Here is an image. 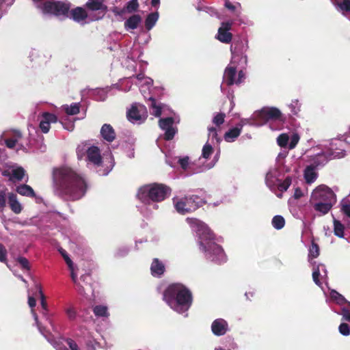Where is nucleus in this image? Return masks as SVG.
<instances>
[{
  "label": "nucleus",
  "instance_id": "ea45409f",
  "mask_svg": "<svg viewBox=\"0 0 350 350\" xmlns=\"http://www.w3.org/2000/svg\"><path fill=\"white\" fill-rule=\"evenodd\" d=\"M272 226L277 230L282 229L285 224L284 218L281 215H275L271 221Z\"/></svg>",
  "mask_w": 350,
  "mask_h": 350
},
{
  "label": "nucleus",
  "instance_id": "6ab92c4d",
  "mask_svg": "<svg viewBox=\"0 0 350 350\" xmlns=\"http://www.w3.org/2000/svg\"><path fill=\"white\" fill-rule=\"evenodd\" d=\"M232 21L223 22L218 29L216 38L223 43H230L232 38V35L229 31L231 29Z\"/></svg>",
  "mask_w": 350,
  "mask_h": 350
},
{
  "label": "nucleus",
  "instance_id": "a878e982",
  "mask_svg": "<svg viewBox=\"0 0 350 350\" xmlns=\"http://www.w3.org/2000/svg\"><path fill=\"white\" fill-rule=\"evenodd\" d=\"M100 135L102 137L109 142H113L116 138V133L113 127L109 124L103 125L100 129Z\"/></svg>",
  "mask_w": 350,
  "mask_h": 350
},
{
  "label": "nucleus",
  "instance_id": "f3484780",
  "mask_svg": "<svg viewBox=\"0 0 350 350\" xmlns=\"http://www.w3.org/2000/svg\"><path fill=\"white\" fill-rule=\"evenodd\" d=\"M312 266V278L315 284L321 286V284L326 282L327 278V272L325 265L314 262Z\"/></svg>",
  "mask_w": 350,
  "mask_h": 350
},
{
  "label": "nucleus",
  "instance_id": "58836bf2",
  "mask_svg": "<svg viewBox=\"0 0 350 350\" xmlns=\"http://www.w3.org/2000/svg\"><path fill=\"white\" fill-rule=\"evenodd\" d=\"M62 108L68 115H75L79 112V104L72 103L70 105H63Z\"/></svg>",
  "mask_w": 350,
  "mask_h": 350
},
{
  "label": "nucleus",
  "instance_id": "dca6fc26",
  "mask_svg": "<svg viewBox=\"0 0 350 350\" xmlns=\"http://www.w3.org/2000/svg\"><path fill=\"white\" fill-rule=\"evenodd\" d=\"M105 0H89L85 6L88 9V12L91 13L96 12L94 16L91 14V21H96L103 17L105 14L107 7L104 4Z\"/></svg>",
  "mask_w": 350,
  "mask_h": 350
},
{
  "label": "nucleus",
  "instance_id": "9b49d317",
  "mask_svg": "<svg viewBox=\"0 0 350 350\" xmlns=\"http://www.w3.org/2000/svg\"><path fill=\"white\" fill-rule=\"evenodd\" d=\"M77 154L79 159H82L86 155V161L95 166L100 167L102 163L99 148L87 142H83L77 146Z\"/></svg>",
  "mask_w": 350,
  "mask_h": 350
},
{
  "label": "nucleus",
  "instance_id": "aec40b11",
  "mask_svg": "<svg viewBox=\"0 0 350 350\" xmlns=\"http://www.w3.org/2000/svg\"><path fill=\"white\" fill-rule=\"evenodd\" d=\"M68 10H70V9ZM59 16H62V15ZM62 16L70 17L75 21L78 23L82 22L88 18L91 20V13L86 12L85 9L81 7H77L72 10L70 12L68 11V14L62 15Z\"/></svg>",
  "mask_w": 350,
  "mask_h": 350
},
{
  "label": "nucleus",
  "instance_id": "b1692460",
  "mask_svg": "<svg viewBox=\"0 0 350 350\" xmlns=\"http://www.w3.org/2000/svg\"><path fill=\"white\" fill-rule=\"evenodd\" d=\"M8 200L11 210L15 214H19L21 213L23 211V206L18 200L17 196L15 193H8Z\"/></svg>",
  "mask_w": 350,
  "mask_h": 350
},
{
  "label": "nucleus",
  "instance_id": "2f4dec72",
  "mask_svg": "<svg viewBox=\"0 0 350 350\" xmlns=\"http://www.w3.org/2000/svg\"><path fill=\"white\" fill-rule=\"evenodd\" d=\"M16 191L18 193H19L21 196H27V197H34L35 193L33 189L27 185L23 184L18 185Z\"/></svg>",
  "mask_w": 350,
  "mask_h": 350
},
{
  "label": "nucleus",
  "instance_id": "774afa93",
  "mask_svg": "<svg viewBox=\"0 0 350 350\" xmlns=\"http://www.w3.org/2000/svg\"><path fill=\"white\" fill-rule=\"evenodd\" d=\"M62 124L65 129H67L70 131H71L74 129V124L73 123H69L68 124L62 123Z\"/></svg>",
  "mask_w": 350,
  "mask_h": 350
},
{
  "label": "nucleus",
  "instance_id": "e433bc0d",
  "mask_svg": "<svg viewBox=\"0 0 350 350\" xmlns=\"http://www.w3.org/2000/svg\"><path fill=\"white\" fill-rule=\"evenodd\" d=\"M159 18L158 12L151 13L148 15L145 21V26L147 30H150L156 24Z\"/></svg>",
  "mask_w": 350,
  "mask_h": 350
},
{
  "label": "nucleus",
  "instance_id": "c756f323",
  "mask_svg": "<svg viewBox=\"0 0 350 350\" xmlns=\"http://www.w3.org/2000/svg\"><path fill=\"white\" fill-rule=\"evenodd\" d=\"M333 4L342 15L347 16V14L350 13V0L334 1Z\"/></svg>",
  "mask_w": 350,
  "mask_h": 350
},
{
  "label": "nucleus",
  "instance_id": "7c9ffc66",
  "mask_svg": "<svg viewBox=\"0 0 350 350\" xmlns=\"http://www.w3.org/2000/svg\"><path fill=\"white\" fill-rule=\"evenodd\" d=\"M142 22V18L138 14H134L124 22V27L126 30L135 29Z\"/></svg>",
  "mask_w": 350,
  "mask_h": 350
},
{
  "label": "nucleus",
  "instance_id": "0eeeda50",
  "mask_svg": "<svg viewBox=\"0 0 350 350\" xmlns=\"http://www.w3.org/2000/svg\"><path fill=\"white\" fill-rule=\"evenodd\" d=\"M171 189L162 184L153 183L141 187L137 192V198L144 204L154 209L158 208L154 202L164 200L170 193Z\"/></svg>",
  "mask_w": 350,
  "mask_h": 350
},
{
  "label": "nucleus",
  "instance_id": "39448f33",
  "mask_svg": "<svg viewBox=\"0 0 350 350\" xmlns=\"http://www.w3.org/2000/svg\"><path fill=\"white\" fill-rule=\"evenodd\" d=\"M163 299L168 306L179 314H185L192 303L191 292L180 284L169 286L163 294Z\"/></svg>",
  "mask_w": 350,
  "mask_h": 350
},
{
  "label": "nucleus",
  "instance_id": "423d86ee",
  "mask_svg": "<svg viewBox=\"0 0 350 350\" xmlns=\"http://www.w3.org/2000/svg\"><path fill=\"white\" fill-rule=\"evenodd\" d=\"M336 202V196L327 186L321 185L312 192L310 203L320 215L327 214Z\"/></svg>",
  "mask_w": 350,
  "mask_h": 350
},
{
  "label": "nucleus",
  "instance_id": "72a5a7b5",
  "mask_svg": "<svg viewBox=\"0 0 350 350\" xmlns=\"http://www.w3.org/2000/svg\"><path fill=\"white\" fill-rule=\"evenodd\" d=\"M149 100L150 101V107L152 109V113L156 117L160 116L165 106L161 104H157L156 100L152 97H150Z\"/></svg>",
  "mask_w": 350,
  "mask_h": 350
},
{
  "label": "nucleus",
  "instance_id": "4468645a",
  "mask_svg": "<svg viewBox=\"0 0 350 350\" xmlns=\"http://www.w3.org/2000/svg\"><path fill=\"white\" fill-rule=\"evenodd\" d=\"M126 116L131 122L140 124L147 118L148 112L146 107L144 105L135 103L127 111Z\"/></svg>",
  "mask_w": 350,
  "mask_h": 350
},
{
  "label": "nucleus",
  "instance_id": "cd10ccee",
  "mask_svg": "<svg viewBox=\"0 0 350 350\" xmlns=\"http://www.w3.org/2000/svg\"><path fill=\"white\" fill-rule=\"evenodd\" d=\"M137 79L139 82L138 85H139L140 91L142 94L146 93V90H150L153 83L152 79L145 77L143 74L137 75Z\"/></svg>",
  "mask_w": 350,
  "mask_h": 350
},
{
  "label": "nucleus",
  "instance_id": "4be33fe9",
  "mask_svg": "<svg viewBox=\"0 0 350 350\" xmlns=\"http://www.w3.org/2000/svg\"><path fill=\"white\" fill-rule=\"evenodd\" d=\"M4 176L9 177L10 180H21L25 176V170L21 167H13L11 169L3 172Z\"/></svg>",
  "mask_w": 350,
  "mask_h": 350
},
{
  "label": "nucleus",
  "instance_id": "5701e85b",
  "mask_svg": "<svg viewBox=\"0 0 350 350\" xmlns=\"http://www.w3.org/2000/svg\"><path fill=\"white\" fill-rule=\"evenodd\" d=\"M228 323L223 319H217L215 320L211 325L213 333L217 336L224 335L228 331Z\"/></svg>",
  "mask_w": 350,
  "mask_h": 350
},
{
  "label": "nucleus",
  "instance_id": "473e14b6",
  "mask_svg": "<svg viewBox=\"0 0 350 350\" xmlns=\"http://www.w3.org/2000/svg\"><path fill=\"white\" fill-rule=\"evenodd\" d=\"M308 252V261L311 265H312L314 262L313 259L317 258L319 255V247L318 245L312 242L309 247Z\"/></svg>",
  "mask_w": 350,
  "mask_h": 350
},
{
  "label": "nucleus",
  "instance_id": "20e7f679",
  "mask_svg": "<svg viewBox=\"0 0 350 350\" xmlns=\"http://www.w3.org/2000/svg\"><path fill=\"white\" fill-rule=\"evenodd\" d=\"M232 59L224 74V82L228 85L240 84L245 79L243 68L247 64V56L245 55L244 46L242 43L232 45L230 47Z\"/></svg>",
  "mask_w": 350,
  "mask_h": 350
},
{
  "label": "nucleus",
  "instance_id": "a19ab883",
  "mask_svg": "<svg viewBox=\"0 0 350 350\" xmlns=\"http://www.w3.org/2000/svg\"><path fill=\"white\" fill-rule=\"evenodd\" d=\"M344 226L339 221L334 219V234L340 238L344 237Z\"/></svg>",
  "mask_w": 350,
  "mask_h": 350
},
{
  "label": "nucleus",
  "instance_id": "f03ea898",
  "mask_svg": "<svg viewBox=\"0 0 350 350\" xmlns=\"http://www.w3.org/2000/svg\"><path fill=\"white\" fill-rule=\"evenodd\" d=\"M53 176L59 194L72 200H79L85 195L87 189L85 179L70 167L57 169Z\"/></svg>",
  "mask_w": 350,
  "mask_h": 350
},
{
  "label": "nucleus",
  "instance_id": "052dcab7",
  "mask_svg": "<svg viewBox=\"0 0 350 350\" xmlns=\"http://www.w3.org/2000/svg\"><path fill=\"white\" fill-rule=\"evenodd\" d=\"M66 342L70 350H79L78 346L74 340L72 339H68Z\"/></svg>",
  "mask_w": 350,
  "mask_h": 350
},
{
  "label": "nucleus",
  "instance_id": "f704fd0d",
  "mask_svg": "<svg viewBox=\"0 0 350 350\" xmlns=\"http://www.w3.org/2000/svg\"><path fill=\"white\" fill-rule=\"evenodd\" d=\"M68 268L70 269V272H71L70 275H71L72 280L73 282L75 284V285L77 286V291L79 292V294H81L82 295H85V287L77 282V273L75 272V268H74L73 263L72 264V267H68Z\"/></svg>",
  "mask_w": 350,
  "mask_h": 350
},
{
  "label": "nucleus",
  "instance_id": "393cba45",
  "mask_svg": "<svg viewBox=\"0 0 350 350\" xmlns=\"http://www.w3.org/2000/svg\"><path fill=\"white\" fill-rule=\"evenodd\" d=\"M244 124H245V122H243V120H242L241 123L237 124L236 127L230 129L228 132L225 133L224 139L227 142H234L235 139H237L241 134Z\"/></svg>",
  "mask_w": 350,
  "mask_h": 350
},
{
  "label": "nucleus",
  "instance_id": "5fc2aeb1",
  "mask_svg": "<svg viewBox=\"0 0 350 350\" xmlns=\"http://www.w3.org/2000/svg\"><path fill=\"white\" fill-rule=\"evenodd\" d=\"M18 262L21 264L22 267L25 269L29 270V261L27 258L24 257H19L18 258Z\"/></svg>",
  "mask_w": 350,
  "mask_h": 350
},
{
  "label": "nucleus",
  "instance_id": "c9c22d12",
  "mask_svg": "<svg viewBox=\"0 0 350 350\" xmlns=\"http://www.w3.org/2000/svg\"><path fill=\"white\" fill-rule=\"evenodd\" d=\"M64 312L70 321H74L76 319L77 312L76 308L73 304L68 303L64 307Z\"/></svg>",
  "mask_w": 350,
  "mask_h": 350
},
{
  "label": "nucleus",
  "instance_id": "09e8293b",
  "mask_svg": "<svg viewBox=\"0 0 350 350\" xmlns=\"http://www.w3.org/2000/svg\"><path fill=\"white\" fill-rule=\"evenodd\" d=\"M339 332L343 336L350 335V327L347 323H342L339 325Z\"/></svg>",
  "mask_w": 350,
  "mask_h": 350
},
{
  "label": "nucleus",
  "instance_id": "f8f14e48",
  "mask_svg": "<svg viewBox=\"0 0 350 350\" xmlns=\"http://www.w3.org/2000/svg\"><path fill=\"white\" fill-rule=\"evenodd\" d=\"M213 153V148L211 144L206 142L202 150V155L196 161L195 165L198 166L196 172H202L210 170L215 166L219 159V154H216L212 160L210 157Z\"/></svg>",
  "mask_w": 350,
  "mask_h": 350
},
{
  "label": "nucleus",
  "instance_id": "a18cd8bd",
  "mask_svg": "<svg viewBox=\"0 0 350 350\" xmlns=\"http://www.w3.org/2000/svg\"><path fill=\"white\" fill-rule=\"evenodd\" d=\"M288 107L293 115H297L300 111L301 104L298 100H293L288 105Z\"/></svg>",
  "mask_w": 350,
  "mask_h": 350
},
{
  "label": "nucleus",
  "instance_id": "6e6552de",
  "mask_svg": "<svg viewBox=\"0 0 350 350\" xmlns=\"http://www.w3.org/2000/svg\"><path fill=\"white\" fill-rule=\"evenodd\" d=\"M255 118L261 120L258 124H262L269 122V127L271 130H280L282 128L284 118L280 111L275 107H265L255 113Z\"/></svg>",
  "mask_w": 350,
  "mask_h": 350
},
{
  "label": "nucleus",
  "instance_id": "338daca9",
  "mask_svg": "<svg viewBox=\"0 0 350 350\" xmlns=\"http://www.w3.org/2000/svg\"><path fill=\"white\" fill-rule=\"evenodd\" d=\"M42 316L44 318V319L46 320V321H47L50 325H52V321L51 320V318L48 314V311H45V310H42Z\"/></svg>",
  "mask_w": 350,
  "mask_h": 350
},
{
  "label": "nucleus",
  "instance_id": "13d9d810",
  "mask_svg": "<svg viewBox=\"0 0 350 350\" xmlns=\"http://www.w3.org/2000/svg\"><path fill=\"white\" fill-rule=\"evenodd\" d=\"M60 253L62 255L63 258H64V260H65L68 267H72V261L69 258V256H68L66 252L64 250H63V251H60Z\"/></svg>",
  "mask_w": 350,
  "mask_h": 350
},
{
  "label": "nucleus",
  "instance_id": "864d4df0",
  "mask_svg": "<svg viewBox=\"0 0 350 350\" xmlns=\"http://www.w3.org/2000/svg\"><path fill=\"white\" fill-rule=\"evenodd\" d=\"M7 260V250L5 247L0 244V261L2 262H6Z\"/></svg>",
  "mask_w": 350,
  "mask_h": 350
},
{
  "label": "nucleus",
  "instance_id": "49530a36",
  "mask_svg": "<svg viewBox=\"0 0 350 350\" xmlns=\"http://www.w3.org/2000/svg\"><path fill=\"white\" fill-rule=\"evenodd\" d=\"M340 204L342 211L345 215L350 217V201L343 200Z\"/></svg>",
  "mask_w": 350,
  "mask_h": 350
},
{
  "label": "nucleus",
  "instance_id": "c03bdc74",
  "mask_svg": "<svg viewBox=\"0 0 350 350\" xmlns=\"http://www.w3.org/2000/svg\"><path fill=\"white\" fill-rule=\"evenodd\" d=\"M94 313L97 317H107V308L104 306H96L94 308Z\"/></svg>",
  "mask_w": 350,
  "mask_h": 350
},
{
  "label": "nucleus",
  "instance_id": "9d476101",
  "mask_svg": "<svg viewBox=\"0 0 350 350\" xmlns=\"http://www.w3.org/2000/svg\"><path fill=\"white\" fill-rule=\"evenodd\" d=\"M173 204L178 213L185 215L196 211L202 204V200L197 196H176L173 198Z\"/></svg>",
  "mask_w": 350,
  "mask_h": 350
},
{
  "label": "nucleus",
  "instance_id": "8fccbe9b",
  "mask_svg": "<svg viewBox=\"0 0 350 350\" xmlns=\"http://www.w3.org/2000/svg\"><path fill=\"white\" fill-rule=\"evenodd\" d=\"M224 118H225V114L224 113H217V115H215L213 118V122L215 124L217 125V126H219L221 125V124L224 123Z\"/></svg>",
  "mask_w": 350,
  "mask_h": 350
},
{
  "label": "nucleus",
  "instance_id": "bf43d9fd",
  "mask_svg": "<svg viewBox=\"0 0 350 350\" xmlns=\"http://www.w3.org/2000/svg\"><path fill=\"white\" fill-rule=\"evenodd\" d=\"M342 315L343 320L350 321V312L347 309L342 308Z\"/></svg>",
  "mask_w": 350,
  "mask_h": 350
},
{
  "label": "nucleus",
  "instance_id": "2eb2a0df",
  "mask_svg": "<svg viewBox=\"0 0 350 350\" xmlns=\"http://www.w3.org/2000/svg\"><path fill=\"white\" fill-rule=\"evenodd\" d=\"M178 122V120H176L172 117L160 118L159 125L161 129L165 132L163 137L165 140L169 141L174 138L177 133V129L174 126V124Z\"/></svg>",
  "mask_w": 350,
  "mask_h": 350
},
{
  "label": "nucleus",
  "instance_id": "79ce46f5",
  "mask_svg": "<svg viewBox=\"0 0 350 350\" xmlns=\"http://www.w3.org/2000/svg\"><path fill=\"white\" fill-rule=\"evenodd\" d=\"M330 297L333 301H334L336 304L339 305H342L345 303L347 302L345 298L342 295H340L337 291L334 290L332 291L330 293Z\"/></svg>",
  "mask_w": 350,
  "mask_h": 350
},
{
  "label": "nucleus",
  "instance_id": "69168bd1",
  "mask_svg": "<svg viewBox=\"0 0 350 350\" xmlns=\"http://www.w3.org/2000/svg\"><path fill=\"white\" fill-rule=\"evenodd\" d=\"M304 196V193L299 188H296L294 192V198L296 199H299Z\"/></svg>",
  "mask_w": 350,
  "mask_h": 350
},
{
  "label": "nucleus",
  "instance_id": "412c9836",
  "mask_svg": "<svg viewBox=\"0 0 350 350\" xmlns=\"http://www.w3.org/2000/svg\"><path fill=\"white\" fill-rule=\"evenodd\" d=\"M57 118L55 115L48 112L42 113L40 121V129L44 133H47L50 130L51 123H55Z\"/></svg>",
  "mask_w": 350,
  "mask_h": 350
},
{
  "label": "nucleus",
  "instance_id": "37998d69",
  "mask_svg": "<svg viewBox=\"0 0 350 350\" xmlns=\"http://www.w3.org/2000/svg\"><path fill=\"white\" fill-rule=\"evenodd\" d=\"M139 7L137 0H131L129 1L126 7L122 10V12H127L129 13H132L135 12Z\"/></svg>",
  "mask_w": 350,
  "mask_h": 350
},
{
  "label": "nucleus",
  "instance_id": "de8ad7c7",
  "mask_svg": "<svg viewBox=\"0 0 350 350\" xmlns=\"http://www.w3.org/2000/svg\"><path fill=\"white\" fill-rule=\"evenodd\" d=\"M110 161H109V165L107 166V167L104 170H98V172L100 175L101 176H105V175H107L109 172L112 170L113 165H114V162L113 161V159L111 157H110L109 158Z\"/></svg>",
  "mask_w": 350,
  "mask_h": 350
},
{
  "label": "nucleus",
  "instance_id": "4d7b16f0",
  "mask_svg": "<svg viewBox=\"0 0 350 350\" xmlns=\"http://www.w3.org/2000/svg\"><path fill=\"white\" fill-rule=\"evenodd\" d=\"M32 315L33 317V319L35 320L36 324L38 328L39 329L40 332H41L42 334H43L46 337V339H48V337H46V336L44 334V332H43L42 327L41 326V324L40 323V322L38 321V315L36 313H33V311H32Z\"/></svg>",
  "mask_w": 350,
  "mask_h": 350
},
{
  "label": "nucleus",
  "instance_id": "7ed1b4c3",
  "mask_svg": "<svg viewBox=\"0 0 350 350\" xmlns=\"http://www.w3.org/2000/svg\"><path fill=\"white\" fill-rule=\"evenodd\" d=\"M186 221L197 234L200 249L206 258L219 264L226 262V256L222 248L213 241L214 234L206 224L196 218L188 217Z\"/></svg>",
  "mask_w": 350,
  "mask_h": 350
},
{
  "label": "nucleus",
  "instance_id": "0e129e2a",
  "mask_svg": "<svg viewBox=\"0 0 350 350\" xmlns=\"http://www.w3.org/2000/svg\"><path fill=\"white\" fill-rule=\"evenodd\" d=\"M28 304H29V307L31 308V311L33 310V313H35L33 308L35 307V306L36 304V301L33 297L29 296Z\"/></svg>",
  "mask_w": 350,
  "mask_h": 350
},
{
  "label": "nucleus",
  "instance_id": "4c0bfd02",
  "mask_svg": "<svg viewBox=\"0 0 350 350\" xmlns=\"http://www.w3.org/2000/svg\"><path fill=\"white\" fill-rule=\"evenodd\" d=\"M206 142H209L212 146L219 142V139L217 137V133L215 128L211 127L208 129V141Z\"/></svg>",
  "mask_w": 350,
  "mask_h": 350
},
{
  "label": "nucleus",
  "instance_id": "f257e3e1",
  "mask_svg": "<svg viewBox=\"0 0 350 350\" xmlns=\"http://www.w3.org/2000/svg\"><path fill=\"white\" fill-rule=\"evenodd\" d=\"M343 144L340 139H334L329 147L317 146L308 150L310 161L312 163L304 170V176L308 184L313 183L318 177L316 167L324 165L328 160L344 157Z\"/></svg>",
  "mask_w": 350,
  "mask_h": 350
},
{
  "label": "nucleus",
  "instance_id": "e2e57ef3",
  "mask_svg": "<svg viewBox=\"0 0 350 350\" xmlns=\"http://www.w3.org/2000/svg\"><path fill=\"white\" fill-rule=\"evenodd\" d=\"M98 342L95 340H90L87 344L88 350H96Z\"/></svg>",
  "mask_w": 350,
  "mask_h": 350
},
{
  "label": "nucleus",
  "instance_id": "1a4fd4ad",
  "mask_svg": "<svg viewBox=\"0 0 350 350\" xmlns=\"http://www.w3.org/2000/svg\"><path fill=\"white\" fill-rule=\"evenodd\" d=\"M35 5L40 9L42 13L53 14L55 16L66 15L70 8V3L67 1H46L43 0H32Z\"/></svg>",
  "mask_w": 350,
  "mask_h": 350
},
{
  "label": "nucleus",
  "instance_id": "a211bd4d",
  "mask_svg": "<svg viewBox=\"0 0 350 350\" xmlns=\"http://www.w3.org/2000/svg\"><path fill=\"white\" fill-rule=\"evenodd\" d=\"M300 139L297 133H293L291 137L286 133L280 134L277 138L278 144L282 148H286L288 145L290 150L295 148Z\"/></svg>",
  "mask_w": 350,
  "mask_h": 350
},
{
  "label": "nucleus",
  "instance_id": "603ef678",
  "mask_svg": "<svg viewBox=\"0 0 350 350\" xmlns=\"http://www.w3.org/2000/svg\"><path fill=\"white\" fill-rule=\"evenodd\" d=\"M36 286V288L38 291L39 294L40 295L42 308L43 310L46 311L47 305H46V301L44 300V294H43V293L42 291L41 287L38 284H37Z\"/></svg>",
  "mask_w": 350,
  "mask_h": 350
},
{
  "label": "nucleus",
  "instance_id": "3c124183",
  "mask_svg": "<svg viewBox=\"0 0 350 350\" xmlns=\"http://www.w3.org/2000/svg\"><path fill=\"white\" fill-rule=\"evenodd\" d=\"M6 198H8V195L5 191L0 190V209L1 210L5 207Z\"/></svg>",
  "mask_w": 350,
  "mask_h": 350
},
{
  "label": "nucleus",
  "instance_id": "ddd939ff",
  "mask_svg": "<svg viewBox=\"0 0 350 350\" xmlns=\"http://www.w3.org/2000/svg\"><path fill=\"white\" fill-rule=\"evenodd\" d=\"M280 170L278 168L271 169L266 175V184L267 187L272 191H275L278 189L280 191L283 192L286 191L292 183V179L290 176H286L283 182H280Z\"/></svg>",
  "mask_w": 350,
  "mask_h": 350
},
{
  "label": "nucleus",
  "instance_id": "c85d7f7f",
  "mask_svg": "<svg viewBox=\"0 0 350 350\" xmlns=\"http://www.w3.org/2000/svg\"><path fill=\"white\" fill-rule=\"evenodd\" d=\"M151 273L153 276H161L165 271V266L158 258H154L150 267Z\"/></svg>",
  "mask_w": 350,
  "mask_h": 350
},
{
  "label": "nucleus",
  "instance_id": "6e6d98bb",
  "mask_svg": "<svg viewBox=\"0 0 350 350\" xmlns=\"http://www.w3.org/2000/svg\"><path fill=\"white\" fill-rule=\"evenodd\" d=\"M288 154V152L287 150H282L278 154L277 157V162L278 165L282 164L283 160L286 157Z\"/></svg>",
  "mask_w": 350,
  "mask_h": 350
},
{
  "label": "nucleus",
  "instance_id": "680f3d73",
  "mask_svg": "<svg viewBox=\"0 0 350 350\" xmlns=\"http://www.w3.org/2000/svg\"><path fill=\"white\" fill-rule=\"evenodd\" d=\"M16 139H8L5 140V144L8 148H12L16 146Z\"/></svg>",
  "mask_w": 350,
  "mask_h": 350
},
{
  "label": "nucleus",
  "instance_id": "bb28decb",
  "mask_svg": "<svg viewBox=\"0 0 350 350\" xmlns=\"http://www.w3.org/2000/svg\"><path fill=\"white\" fill-rule=\"evenodd\" d=\"M178 163L183 170H189V174L197 173L196 170L198 169V166L195 165L196 162L191 163L188 157H178Z\"/></svg>",
  "mask_w": 350,
  "mask_h": 350
}]
</instances>
